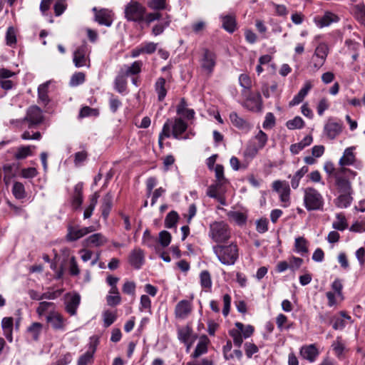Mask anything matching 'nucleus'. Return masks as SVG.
<instances>
[{
  "label": "nucleus",
  "instance_id": "nucleus-37",
  "mask_svg": "<svg viewBox=\"0 0 365 365\" xmlns=\"http://www.w3.org/2000/svg\"><path fill=\"white\" fill-rule=\"evenodd\" d=\"M165 80L164 78H159L155 83V89L158 93V98L159 101H162L166 96L167 90L165 89Z\"/></svg>",
  "mask_w": 365,
  "mask_h": 365
},
{
  "label": "nucleus",
  "instance_id": "nucleus-36",
  "mask_svg": "<svg viewBox=\"0 0 365 365\" xmlns=\"http://www.w3.org/2000/svg\"><path fill=\"white\" fill-rule=\"evenodd\" d=\"M16 169L17 168L15 164H7L4 166V181L6 185H8L16 176Z\"/></svg>",
  "mask_w": 365,
  "mask_h": 365
},
{
  "label": "nucleus",
  "instance_id": "nucleus-31",
  "mask_svg": "<svg viewBox=\"0 0 365 365\" xmlns=\"http://www.w3.org/2000/svg\"><path fill=\"white\" fill-rule=\"evenodd\" d=\"M14 319L12 317H4L1 321V327L6 339L12 341V330Z\"/></svg>",
  "mask_w": 365,
  "mask_h": 365
},
{
  "label": "nucleus",
  "instance_id": "nucleus-56",
  "mask_svg": "<svg viewBox=\"0 0 365 365\" xmlns=\"http://www.w3.org/2000/svg\"><path fill=\"white\" fill-rule=\"evenodd\" d=\"M216 182L225 184L227 182V179L224 175V167L222 165L217 164L214 168Z\"/></svg>",
  "mask_w": 365,
  "mask_h": 365
},
{
  "label": "nucleus",
  "instance_id": "nucleus-64",
  "mask_svg": "<svg viewBox=\"0 0 365 365\" xmlns=\"http://www.w3.org/2000/svg\"><path fill=\"white\" fill-rule=\"evenodd\" d=\"M6 44L13 46L16 43V34L14 27L10 26L8 28L6 34Z\"/></svg>",
  "mask_w": 365,
  "mask_h": 365
},
{
  "label": "nucleus",
  "instance_id": "nucleus-53",
  "mask_svg": "<svg viewBox=\"0 0 365 365\" xmlns=\"http://www.w3.org/2000/svg\"><path fill=\"white\" fill-rule=\"evenodd\" d=\"M286 125L289 130L300 129L304 127V122L301 117L296 116L293 119L288 120Z\"/></svg>",
  "mask_w": 365,
  "mask_h": 365
},
{
  "label": "nucleus",
  "instance_id": "nucleus-58",
  "mask_svg": "<svg viewBox=\"0 0 365 365\" xmlns=\"http://www.w3.org/2000/svg\"><path fill=\"white\" fill-rule=\"evenodd\" d=\"M200 284L205 289H210L212 287V280L210 274L207 271H202L200 273Z\"/></svg>",
  "mask_w": 365,
  "mask_h": 365
},
{
  "label": "nucleus",
  "instance_id": "nucleus-12",
  "mask_svg": "<svg viewBox=\"0 0 365 365\" xmlns=\"http://www.w3.org/2000/svg\"><path fill=\"white\" fill-rule=\"evenodd\" d=\"M119 278L116 277H113L112 275H108L106 278L107 283L111 287L110 293L115 294V296H107L106 302L108 305L114 307L119 304L121 302V297L119 294L118 289L116 286Z\"/></svg>",
  "mask_w": 365,
  "mask_h": 365
},
{
  "label": "nucleus",
  "instance_id": "nucleus-55",
  "mask_svg": "<svg viewBox=\"0 0 365 365\" xmlns=\"http://www.w3.org/2000/svg\"><path fill=\"white\" fill-rule=\"evenodd\" d=\"M103 318L104 327H108L116 320L117 315L115 312L107 310L103 313Z\"/></svg>",
  "mask_w": 365,
  "mask_h": 365
},
{
  "label": "nucleus",
  "instance_id": "nucleus-26",
  "mask_svg": "<svg viewBox=\"0 0 365 365\" xmlns=\"http://www.w3.org/2000/svg\"><path fill=\"white\" fill-rule=\"evenodd\" d=\"M339 18L337 15L331 12H326L323 16L316 19L315 22L318 27L323 28L329 26L332 23L338 22Z\"/></svg>",
  "mask_w": 365,
  "mask_h": 365
},
{
  "label": "nucleus",
  "instance_id": "nucleus-60",
  "mask_svg": "<svg viewBox=\"0 0 365 365\" xmlns=\"http://www.w3.org/2000/svg\"><path fill=\"white\" fill-rule=\"evenodd\" d=\"M99 115V111L97 108H92L89 106L83 107L79 113L80 118H86L91 116H98Z\"/></svg>",
  "mask_w": 365,
  "mask_h": 365
},
{
  "label": "nucleus",
  "instance_id": "nucleus-18",
  "mask_svg": "<svg viewBox=\"0 0 365 365\" xmlns=\"http://www.w3.org/2000/svg\"><path fill=\"white\" fill-rule=\"evenodd\" d=\"M130 264L135 269H139L145 262V253L140 248L133 250L128 257Z\"/></svg>",
  "mask_w": 365,
  "mask_h": 365
},
{
  "label": "nucleus",
  "instance_id": "nucleus-24",
  "mask_svg": "<svg viewBox=\"0 0 365 365\" xmlns=\"http://www.w3.org/2000/svg\"><path fill=\"white\" fill-rule=\"evenodd\" d=\"M230 119L233 125L245 133L249 132L252 127L248 121L240 118L236 112L230 113Z\"/></svg>",
  "mask_w": 365,
  "mask_h": 365
},
{
  "label": "nucleus",
  "instance_id": "nucleus-61",
  "mask_svg": "<svg viewBox=\"0 0 365 365\" xmlns=\"http://www.w3.org/2000/svg\"><path fill=\"white\" fill-rule=\"evenodd\" d=\"M171 235L169 232L163 230L159 233L158 242L163 247H168L171 242Z\"/></svg>",
  "mask_w": 365,
  "mask_h": 365
},
{
  "label": "nucleus",
  "instance_id": "nucleus-7",
  "mask_svg": "<svg viewBox=\"0 0 365 365\" xmlns=\"http://www.w3.org/2000/svg\"><path fill=\"white\" fill-rule=\"evenodd\" d=\"M198 61L202 71L210 76L217 64V56L212 51L205 48L202 49Z\"/></svg>",
  "mask_w": 365,
  "mask_h": 365
},
{
  "label": "nucleus",
  "instance_id": "nucleus-21",
  "mask_svg": "<svg viewBox=\"0 0 365 365\" xmlns=\"http://www.w3.org/2000/svg\"><path fill=\"white\" fill-rule=\"evenodd\" d=\"M81 302V297L78 294H73L68 295L66 300V311L71 316H74L76 314L77 309Z\"/></svg>",
  "mask_w": 365,
  "mask_h": 365
},
{
  "label": "nucleus",
  "instance_id": "nucleus-50",
  "mask_svg": "<svg viewBox=\"0 0 365 365\" xmlns=\"http://www.w3.org/2000/svg\"><path fill=\"white\" fill-rule=\"evenodd\" d=\"M259 150L252 143V140H250L244 150V156L247 158L253 159L257 155Z\"/></svg>",
  "mask_w": 365,
  "mask_h": 365
},
{
  "label": "nucleus",
  "instance_id": "nucleus-42",
  "mask_svg": "<svg viewBox=\"0 0 365 365\" xmlns=\"http://www.w3.org/2000/svg\"><path fill=\"white\" fill-rule=\"evenodd\" d=\"M227 217L239 225H245L247 221V216L239 211H230L227 212Z\"/></svg>",
  "mask_w": 365,
  "mask_h": 365
},
{
  "label": "nucleus",
  "instance_id": "nucleus-48",
  "mask_svg": "<svg viewBox=\"0 0 365 365\" xmlns=\"http://www.w3.org/2000/svg\"><path fill=\"white\" fill-rule=\"evenodd\" d=\"M167 0H149L148 6L154 11H161L168 9Z\"/></svg>",
  "mask_w": 365,
  "mask_h": 365
},
{
  "label": "nucleus",
  "instance_id": "nucleus-63",
  "mask_svg": "<svg viewBox=\"0 0 365 365\" xmlns=\"http://www.w3.org/2000/svg\"><path fill=\"white\" fill-rule=\"evenodd\" d=\"M85 81V74L82 72L75 73L71 78L70 86H77Z\"/></svg>",
  "mask_w": 365,
  "mask_h": 365
},
{
  "label": "nucleus",
  "instance_id": "nucleus-3",
  "mask_svg": "<svg viewBox=\"0 0 365 365\" xmlns=\"http://www.w3.org/2000/svg\"><path fill=\"white\" fill-rule=\"evenodd\" d=\"M187 124L181 118H175L173 120L168 119L163 125V134L166 138L170 137L171 134L174 138L180 140L181 135L187 130Z\"/></svg>",
  "mask_w": 365,
  "mask_h": 365
},
{
  "label": "nucleus",
  "instance_id": "nucleus-54",
  "mask_svg": "<svg viewBox=\"0 0 365 365\" xmlns=\"http://www.w3.org/2000/svg\"><path fill=\"white\" fill-rule=\"evenodd\" d=\"M13 195L17 199H23L25 197V189L21 182H16L12 188Z\"/></svg>",
  "mask_w": 365,
  "mask_h": 365
},
{
  "label": "nucleus",
  "instance_id": "nucleus-19",
  "mask_svg": "<svg viewBox=\"0 0 365 365\" xmlns=\"http://www.w3.org/2000/svg\"><path fill=\"white\" fill-rule=\"evenodd\" d=\"M299 354L301 356L309 361L314 362L319 355V351L314 344L302 346L300 349Z\"/></svg>",
  "mask_w": 365,
  "mask_h": 365
},
{
  "label": "nucleus",
  "instance_id": "nucleus-25",
  "mask_svg": "<svg viewBox=\"0 0 365 365\" xmlns=\"http://www.w3.org/2000/svg\"><path fill=\"white\" fill-rule=\"evenodd\" d=\"M341 128L340 123L329 120L324 125V133L329 138L334 139L341 132Z\"/></svg>",
  "mask_w": 365,
  "mask_h": 365
},
{
  "label": "nucleus",
  "instance_id": "nucleus-44",
  "mask_svg": "<svg viewBox=\"0 0 365 365\" xmlns=\"http://www.w3.org/2000/svg\"><path fill=\"white\" fill-rule=\"evenodd\" d=\"M336 220L332 223V227L335 230L343 231L347 228V222L345 216L342 213L336 215Z\"/></svg>",
  "mask_w": 365,
  "mask_h": 365
},
{
  "label": "nucleus",
  "instance_id": "nucleus-33",
  "mask_svg": "<svg viewBox=\"0 0 365 365\" xmlns=\"http://www.w3.org/2000/svg\"><path fill=\"white\" fill-rule=\"evenodd\" d=\"M309 168L307 166H303L298 170L293 176L289 175V178H291V186L293 189H297L299 185L301 179L308 172Z\"/></svg>",
  "mask_w": 365,
  "mask_h": 365
},
{
  "label": "nucleus",
  "instance_id": "nucleus-40",
  "mask_svg": "<svg viewBox=\"0 0 365 365\" xmlns=\"http://www.w3.org/2000/svg\"><path fill=\"white\" fill-rule=\"evenodd\" d=\"M42 328L43 325L41 323L34 322L27 328V332L33 340L37 341L39 339Z\"/></svg>",
  "mask_w": 365,
  "mask_h": 365
},
{
  "label": "nucleus",
  "instance_id": "nucleus-38",
  "mask_svg": "<svg viewBox=\"0 0 365 365\" xmlns=\"http://www.w3.org/2000/svg\"><path fill=\"white\" fill-rule=\"evenodd\" d=\"M100 197V195L98 192H96L93 195H91L90 198L89 205L86 208L83 213L84 219L90 218L93 214V212L97 205L98 200Z\"/></svg>",
  "mask_w": 365,
  "mask_h": 365
},
{
  "label": "nucleus",
  "instance_id": "nucleus-49",
  "mask_svg": "<svg viewBox=\"0 0 365 365\" xmlns=\"http://www.w3.org/2000/svg\"><path fill=\"white\" fill-rule=\"evenodd\" d=\"M179 215L175 211L170 212L165 217V226L167 228L175 227L178 221Z\"/></svg>",
  "mask_w": 365,
  "mask_h": 365
},
{
  "label": "nucleus",
  "instance_id": "nucleus-13",
  "mask_svg": "<svg viewBox=\"0 0 365 365\" xmlns=\"http://www.w3.org/2000/svg\"><path fill=\"white\" fill-rule=\"evenodd\" d=\"M346 170V168H341L336 170L334 174L336 185L340 192H353L350 181L343 176Z\"/></svg>",
  "mask_w": 365,
  "mask_h": 365
},
{
  "label": "nucleus",
  "instance_id": "nucleus-51",
  "mask_svg": "<svg viewBox=\"0 0 365 365\" xmlns=\"http://www.w3.org/2000/svg\"><path fill=\"white\" fill-rule=\"evenodd\" d=\"M31 155V146H21L16 149L14 158L17 160H22Z\"/></svg>",
  "mask_w": 365,
  "mask_h": 365
},
{
  "label": "nucleus",
  "instance_id": "nucleus-20",
  "mask_svg": "<svg viewBox=\"0 0 365 365\" xmlns=\"http://www.w3.org/2000/svg\"><path fill=\"white\" fill-rule=\"evenodd\" d=\"M312 87V81L310 80L306 81L298 93L289 102V106H294L302 103Z\"/></svg>",
  "mask_w": 365,
  "mask_h": 365
},
{
  "label": "nucleus",
  "instance_id": "nucleus-4",
  "mask_svg": "<svg viewBox=\"0 0 365 365\" xmlns=\"http://www.w3.org/2000/svg\"><path fill=\"white\" fill-rule=\"evenodd\" d=\"M124 14L127 21L140 24L143 22L146 8L137 1H130L125 6Z\"/></svg>",
  "mask_w": 365,
  "mask_h": 365
},
{
  "label": "nucleus",
  "instance_id": "nucleus-34",
  "mask_svg": "<svg viewBox=\"0 0 365 365\" xmlns=\"http://www.w3.org/2000/svg\"><path fill=\"white\" fill-rule=\"evenodd\" d=\"M113 196L110 193H107L102 200L101 210L103 217L106 220L109 215L112 207Z\"/></svg>",
  "mask_w": 365,
  "mask_h": 365
},
{
  "label": "nucleus",
  "instance_id": "nucleus-46",
  "mask_svg": "<svg viewBox=\"0 0 365 365\" xmlns=\"http://www.w3.org/2000/svg\"><path fill=\"white\" fill-rule=\"evenodd\" d=\"M307 241L303 237H299L295 239V250L297 253L304 255L308 252Z\"/></svg>",
  "mask_w": 365,
  "mask_h": 365
},
{
  "label": "nucleus",
  "instance_id": "nucleus-27",
  "mask_svg": "<svg viewBox=\"0 0 365 365\" xmlns=\"http://www.w3.org/2000/svg\"><path fill=\"white\" fill-rule=\"evenodd\" d=\"M178 338L181 342L184 343L195 341L197 336L194 334L191 327L185 326L178 329Z\"/></svg>",
  "mask_w": 365,
  "mask_h": 365
},
{
  "label": "nucleus",
  "instance_id": "nucleus-17",
  "mask_svg": "<svg viewBox=\"0 0 365 365\" xmlns=\"http://www.w3.org/2000/svg\"><path fill=\"white\" fill-rule=\"evenodd\" d=\"M347 322L352 323L350 316L345 312L341 311L338 314L331 317V322H332V327L334 330H342L347 324Z\"/></svg>",
  "mask_w": 365,
  "mask_h": 365
},
{
  "label": "nucleus",
  "instance_id": "nucleus-47",
  "mask_svg": "<svg viewBox=\"0 0 365 365\" xmlns=\"http://www.w3.org/2000/svg\"><path fill=\"white\" fill-rule=\"evenodd\" d=\"M143 63L140 61L133 62L130 66H126L124 75L126 76L138 74L141 71Z\"/></svg>",
  "mask_w": 365,
  "mask_h": 365
},
{
  "label": "nucleus",
  "instance_id": "nucleus-45",
  "mask_svg": "<svg viewBox=\"0 0 365 365\" xmlns=\"http://www.w3.org/2000/svg\"><path fill=\"white\" fill-rule=\"evenodd\" d=\"M125 76L124 74H119L115 78V88L120 93H123L126 91L127 81Z\"/></svg>",
  "mask_w": 365,
  "mask_h": 365
},
{
  "label": "nucleus",
  "instance_id": "nucleus-52",
  "mask_svg": "<svg viewBox=\"0 0 365 365\" xmlns=\"http://www.w3.org/2000/svg\"><path fill=\"white\" fill-rule=\"evenodd\" d=\"M170 21V16L167 15L165 22L157 24L153 27L152 34L155 36L163 34L165 28L169 26Z\"/></svg>",
  "mask_w": 365,
  "mask_h": 365
},
{
  "label": "nucleus",
  "instance_id": "nucleus-62",
  "mask_svg": "<svg viewBox=\"0 0 365 365\" xmlns=\"http://www.w3.org/2000/svg\"><path fill=\"white\" fill-rule=\"evenodd\" d=\"M325 61L322 58L313 55L309 65L311 71L313 72L318 71L324 64Z\"/></svg>",
  "mask_w": 365,
  "mask_h": 365
},
{
  "label": "nucleus",
  "instance_id": "nucleus-6",
  "mask_svg": "<svg viewBox=\"0 0 365 365\" xmlns=\"http://www.w3.org/2000/svg\"><path fill=\"white\" fill-rule=\"evenodd\" d=\"M235 325L236 328L230 329L229 334L233 339L234 345L240 348L243 343V339H246L252 335L254 327L250 324L245 325L241 322H236Z\"/></svg>",
  "mask_w": 365,
  "mask_h": 365
},
{
  "label": "nucleus",
  "instance_id": "nucleus-2",
  "mask_svg": "<svg viewBox=\"0 0 365 365\" xmlns=\"http://www.w3.org/2000/svg\"><path fill=\"white\" fill-rule=\"evenodd\" d=\"M304 205L308 211L322 210L324 200L322 195L315 188L308 187L304 189Z\"/></svg>",
  "mask_w": 365,
  "mask_h": 365
},
{
  "label": "nucleus",
  "instance_id": "nucleus-41",
  "mask_svg": "<svg viewBox=\"0 0 365 365\" xmlns=\"http://www.w3.org/2000/svg\"><path fill=\"white\" fill-rule=\"evenodd\" d=\"M207 351V337H202L200 339L197 344V346L192 354L194 358H197L203 354Z\"/></svg>",
  "mask_w": 365,
  "mask_h": 365
},
{
  "label": "nucleus",
  "instance_id": "nucleus-14",
  "mask_svg": "<svg viewBox=\"0 0 365 365\" xmlns=\"http://www.w3.org/2000/svg\"><path fill=\"white\" fill-rule=\"evenodd\" d=\"M192 301L182 299L175 307V316L177 319H185L192 313Z\"/></svg>",
  "mask_w": 365,
  "mask_h": 365
},
{
  "label": "nucleus",
  "instance_id": "nucleus-10",
  "mask_svg": "<svg viewBox=\"0 0 365 365\" xmlns=\"http://www.w3.org/2000/svg\"><path fill=\"white\" fill-rule=\"evenodd\" d=\"M272 188L279 193L280 200L284 203L283 207H288L289 205L291 192L288 182L285 180H275L272 182Z\"/></svg>",
  "mask_w": 365,
  "mask_h": 365
},
{
  "label": "nucleus",
  "instance_id": "nucleus-9",
  "mask_svg": "<svg viewBox=\"0 0 365 365\" xmlns=\"http://www.w3.org/2000/svg\"><path fill=\"white\" fill-rule=\"evenodd\" d=\"M46 322L56 331L66 330L68 321L56 310H51L46 318Z\"/></svg>",
  "mask_w": 365,
  "mask_h": 365
},
{
  "label": "nucleus",
  "instance_id": "nucleus-8",
  "mask_svg": "<svg viewBox=\"0 0 365 365\" xmlns=\"http://www.w3.org/2000/svg\"><path fill=\"white\" fill-rule=\"evenodd\" d=\"M91 50L88 46L83 43L76 48L73 53V61L76 67L80 68L86 66L90 67L89 55Z\"/></svg>",
  "mask_w": 365,
  "mask_h": 365
},
{
  "label": "nucleus",
  "instance_id": "nucleus-23",
  "mask_svg": "<svg viewBox=\"0 0 365 365\" xmlns=\"http://www.w3.org/2000/svg\"><path fill=\"white\" fill-rule=\"evenodd\" d=\"M355 148L354 146H351L344 150L343 155L339 161V164L341 168L354 165L356 161V155L354 153Z\"/></svg>",
  "mask_w": 365,
  "mask_h": 365
},
{
  "label": "nucleus",
  "instance_id": "nucleus-28",
  "mask_svg": "<svg viewBox=\"0 0 365 365\" xmlns=\"http://www.w3.org/2000/svg\"><path fill=\"white\" fill-rule=\"evenodd\" d=\"M351 13L361 25L365 26V4L364 3L354 5Z\"/></svg>",
  "mask_w": 365,
  "mask_h": 365
},
{
  "label": "nucleus",
  "instance_id": "nucleus-5",
  "mask_svg": "<svg viewBox=\"0 0 365 365\" xmlns=\"http://www.w3.org/2000/svg\"><path fill=\"white\" fill-rule=\"evenodd\" d=\"M209 236L217 243L225 242L230 238V227L223 221H215L210 225Z\"/></svg>",
  "mask_w": 365,
  "mask_h": 365
},
{
  "label": "nucleus",
  "instance_id": "nucleus-22",
  "mask_svg": "<svg viewBox=\"0 0 365 365\" xmlns=\"http://www.w3.org/2000/svg\"><path fill=\"white\" fill-rule=\"evenodd\" d=\"M108 242L107 238L101 233H95L83 240L85 247H101Z\"/></svg>",
  "mask_w": 365,
  "mask_h": 365
},
{
  "label": "nucleus",
  "instance_id": "nucleus-1",
  "mask_svg": "<svg viewBox=\"0 0 365 365\" xmlns=\"http://www.w3.org/2000/svg\"><path fill=\"white\" fill-rule=\"evenodd\" d=\"M212 250L218 260L224 265H234L239 257V250L236 244L217 245Z\"/></svg>",
  "mask_w": 365,
  "mask_h": 365
},
{
  "label": "nucleus",
  "instance_id": "nucleus-59",
  "mask_svg": "<svg viewBox=\"0 0 365 365\" xmlns=\"http://www.w3.org/2000/svg\"><path fill=\"white\" fill-rule=\"evenodd\" d=\"M88 152L85 150L74 154V165L76 167L81 166L88 158Z\"/></svg>",
  "mask_w": 365,
  "mask_h": 365
},
{
  "label": "nucleus",
  "instance_id": "nucleus-16",
  "mask_svg": "<svg viewBox=\"0 0 365 365\" xmlns=\"http://www.w3.org/2000/svg\"><path fill=\"white\" fill-rule=\"evenodd\" d=\"M93 11L95 13V20L100 25H103L106 26H110L113 24L112 14L111 11L102 9L100 10H97L96 7L93 8Z\"/></svg>",
  "mask_w": 365,
  "mask_h": 365
},
{
  "label": "nucleus",
  "instance_id": "nucleus-11",
  "mask_svg": "<svg viewBox=\"0 0 365 365\" xmlns=\"http://www.w3.org/2000/svg\"><path fill=\"white\" fill-rule=\"evenodd\" d=\"M43 120L42 110L38 106H33L28 108L26 115L22 120V123L27 122L29 128H31L41 124Z\"/></svg>",
  "mask_w": 365,
  "mask_h": 365
},
{
  "label": "nucleus",
  "instance_id": "nucleus-32",
  "mask_svg": "<svg viewBox=\"0 0 365 365\" xmlns=\"http://www.w3.org/2000/svg\"><path fill=\"white\" fill-rule=\"evenodd\" d=\"M220 18L223 29L229 33H233L236 29V21L235 16L232 15H222Z\"/></svg>",
  "mask_w": 365,
  "mask_h": 365
},
{
  "label": "nucleus",
  "instance_id": "nucleus-39",
  "mask_svg": "<svg viewBox=\"0 0 365 365\" xmlns=\"http://www.w3.org/2000/svg\"><path fill=\"white\" fill-rule=\"evenodd\" d=\"M251 140L252 141V143L257 147V148L262 150L267 143L268 136L264 132L259 130Z\"/></svg>",
  "mask_w": 365,
  "mask_h": 365
},
{
  "label": "nucleus",
  "instance_id": "nucleus-30",
  "mask_svg": "<svg viewBox=\"0 0 365 365\" xmlns=\"http://www.w3.org/2000/svg\"><path fill=\"white\" fill-rule=\"evenodd\" d=\"M177 113L182 115L187 119H192L195 116V111L193 109L187 108V103L185 98H181L180 103L177 106Z\"/></svg>",
  "mask_w": 365,
  "mask_h": 365
},
{
  "label": "nucleus",
  "instance_id": "nucleus-35",
  "mask_svg": "<svg viewBox=\"0 0 365 365\" xmlns=\"http://www.w3.org/2000/svg\"><path fill=\"white\" fill-rule=\"evenodd\" d=\"M246 106L251 110H259L262 108V97L259 93L250 96L246 101Z\"/></svg>",
  "mask_w": 365,
  "mask_h": 365
},
{
  "label": "nucleus",
  "instance_id": "nucleus-57",
  "mask_svg": "<svg viewBox=\"0 0 365 365\" xmlns=\"http://www.w3.org/2000/svg\"><path fill=\"white\" fill-rule=\"evenodd\" d=\"M331 347L338 357L341 356L343 354V352L345 349V346L341 341V336L336 337V340L332 343Z\"/></svg>",
  "mask_w": 365,
  "mask_h": 365
},
{
  "label": "nucleus",
  "instance_id": "nucleus-43",
  "mask_svg": "<svg viewBox=\"0 0 365 365\" xmlns=\"http://www.w3.org/2000/svg\"><path fill=\"white\" fill-rule=\"evenodd\" d=\"M51 310H56V305L53 302H41L36 308V313L39 317H42L46 312Z\"/></svg>",
  "mask_w": 365,
  "mask_h": 365
},
{
  "label": "nucleus",
  "instance_id": "nucleus-29",
  "mask_svg": "<svg viewBox=\"0 0 365 365\" xmlns=\"http://www.w3.org/2000/svg\"><path fill=\"white\" fill-rule=\"evenodd\" d=\"M352 193L353 192H341L334 200L336 206L339 208H346L349 207L353 200L351 196Z\"/></svg>",
  "mask_w": 365,
  "mask_h": 365
},
{
  "label": "nucleus",
  "instance_id": "nucleus-15",
  "mask_svg": "<svg viewBox=\"0 0 365 365\" xmlns=\"http://www.w3.org/2000/svg\"><path fill=\"white\" fill-rule=\"evenodd\" d=\"M95 230H96L93 226L86 227L82 228L69 226L68 228L66 239L68 241L73 242Z\"/></svg>",
  "mask_w": 365,
  "mask_h": 365
}]
</instances>
